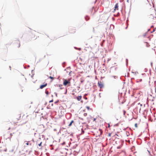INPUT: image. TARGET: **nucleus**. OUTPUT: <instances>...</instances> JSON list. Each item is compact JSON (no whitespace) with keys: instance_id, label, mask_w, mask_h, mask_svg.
Wrapping results in <instances>:
<instances>
[{"instance_id":"21","label":"nucleus","mask_w":156,"mask_h":156,"mask_svg":"<svg viewBox=\"0 0 156 156\" xmlns=\"http://www.w3.org/2000/svg\"><path fill=\"white\" fill-rule=\"evenodd\" d=\"M152 17H153L151 15L150 16V17H150V18H152Z\"/></svg>"},{"instance_id":"10","label":"nucleus","mask_w":156,"mask_h":156,"mask_svg":"<svg viewBox=\"0 0 156 156\" xmlns=\"http://www.w3.org/2000/svg\"><path fill=\"white\" fill-rule=\"evenodd\" d=\"M25 144H26L27 145H28L29 144H30V145H31V144H29V142L25 141Z\"/></svg>"},{"instance_id":"29","label":"nucleus","mask_w":156,"mask_h":156,"mask_svg":"<svg viewBox=\"0 0 156 156\" xmlns=\"http://www.w3.org/2000/svg\"><path fill=\"white\" fill-rule=\"evenodd\" d=\"M53 104H51V106H53Z\"/></svg>"},{"instance_id":"26","label":"nucleus","mask_w":156,"mask_h":156,"mask_svg":"<svg viewBox=\"0 0 156 156\" xmlns=\"http://www.w3.org/2000/svg\"><path fill=\"white\" fill-rule=\"evenodd\" d=\"M33 76V75H31V77L32 78Z\"/></svg>"},{"instance_id":"2","label":"nucleus","mask_w":156,"mask_h":156,"mask_svg":"<svg viewBox=\"0 0 156 156\" xmlns=\"http://www.w3.org/2000/svg\"><path fill=\"white\" fill-rule=\"evenodd\" d=\"M14 45L16 48H19L20 46V41H17L14 43Z\"/></svg>"},{"instance_id":"20","label":"nucleus","mask_w":156,"mask_h":156,"mask_svg":"<svg viewBox=\"0 0 156 156\" xmlns=\"http://www.w3.org/2000/svg\"><path fill=\"white\" fill-rule=\"evenodd\" d=\"M138 105H140V107L142 106V105L141 104H140V103H139Z\"/></svg>"},{"instance_id":"17","label":"nucleus","mask_w":156,"mask_h":156,"mask_svg":"<svg viewBox=\"0 0 156 156\" xmlns=\"http://www.w3.org/2000/svg\"><path fill=\"white\" fill-rule=\"evenodd\" d=\"M45 93L47 95H48L49 94V92L48 91H46Z\"/></svg>"},{"instance_id":"5","label":"nucleus","mask_w":156,"mask_h":156,"mask_svg":"<svg viewBox=\"0 0 156 156\" xmlns=\"http://www.w3.org/2000/svg\"><path fill=\"white\" fill-rule=\"evenodd\" d=\"M76 32V29H72L70 30V33L71 34H74Z\"/></svg>"},{"instance_id":"13","label":"nucleus","mask_w":156,"mask_h":156,"mask_svg":"<svg viewBox=\"0 0 156 156\" xmlns=\"http://www.w3.org/2000/svg\"><path fill=\"white\" fill-rule=\"evenodd\" d=\"M62 85H59V87L61 89H63V88H62Z\"/></svg>"},{"instance_id":"23","label":"nucleus","mask_w":156,"mask_h":156,"mask_svg":"<svg viewBox=\"0 0 156 156\" xmlns=\"http://www.w3.org/2000/svg\"><path fill=\"white\" fill-rule=\"evenodd\" d=\"M155 31V29H153V31H152V32H154Z\"/></svg>"},{"instance_id":"31","label":"nucleus","mask_w":156,"mask_h":156,"mask_svg":"<svg viewBox=\"0 0 156 156\" xmlns=\"http://www.w3.org/2000/svg\"><path fill=\"white\" fill-rule=\"evenodd\" d=\"M109 126H110V125H109H109H108V127H109Z\"/></svg>"},{"instance_id":"7","label":"nucleus","mask_w":156,"mask_h":156,"mask_svg":"<svg viewBox=\"0 0 156 156\" xmlns=\"http://www.w3.org/2000/svg\"><path fill=\"white\" fill-rule=\"evenodd\" d=\"M81 98H82V96H78L77 97V100L78 101H80L81 100Z\"/></svg>"},{"instance_id":"24","label":"nucleus","mask_w":156,"mask_h":156,"mask_svg":"<svg viewBox=\"0 0 156 156\" xmlns=\"http://www.w3.org/2000/svg\"><path fill=\"white\" fill-rule=\"evenodd\" d=\"M125 113H126V111H124V115L125 114Z\"/></svg>"},{"instance_id":"9","label":"nucleus","mask_w":156,"mask_h":156,"mask_svg":"<svg viewBox=\"0 0 156 156\" xmlns=\"http://www.w3.org/2000/svg\"><path fill=\"white\" fill-rule=\"evenodd\" d=\"M85 19L86 21H87L90 19V17L88 16H86L85 17Z\"/></svg>"},{"instance_id":"4","label":"nucleus","mask_w":156,"mask_h":156,"mask_svg":"<svg viewBox=\"0 0 156 156\" xmlns=\"http://www.w3.org/2000/svg\"><path fill=\"white\" fill-rule=\"evenodd\" d=\"M119 5L118 3H116L115 6V9L114 12H115L116 10H118Z\"/></svg>"},{"instance_id":"30","label":"nucleus","mask_w":156,"mask_h":156,"mask_svg":"<svg viewBox=\"0 0 156 156\" xmlns=\"http://www.w3.org/2000/svg\"><path fill=\"white\" fill-rule=\"evenodd\" d=\"M81 83H82V82H83V81L81 80Z\"/></svg>"},{"instance_id":"6","label":"nucleus","mask_w":156,"mask_h":156,"mask_svg":"<svg viewBox=\"0 0 156 156\" xmlns=\"http://www.w3.org/2000/svg\"><path fill=\"white\" fill-rule=\"evenodd\" d=\"M47 85V83H46L44 85H41L40 86V88L41 89H43L44 87H45Z\"/></svg>"},{"instance_id":"11","label":"nucleus","mask_w":156,"mask_h":156,"mask_svg":"<svg viewBox=\"0 0 156 156\" xmlns=\"http://www.w3.org/2000/svg\"><path fill=\"white\" fill-rule=\"evenodd\" d=\"M73 122V120H72L71 122H70V123H69V126H71Z\"/></svg>"},{"instance_id":"15","label":"nucleus","mask_w":156,"mask_h":156,"mask_svg":"<svg viewBox=\"0 0 156 156\" xmlns=\"http://www.w3.org/2000/svg\"><path fill=\"white\" fill-rule=\"evenodd\" d=\"M87 115V113H84L83 114V115L84 116H86Z\"/></svg>"},{"instance_id":"18","label":"nucleus","mask_w":156,"mask_h":156,"mask_svg":"<svg viewBox=\"0 0 156 156\" xmlns=\"http://www.w3.org/2000/svg\"><path fill=\"white\" fill-rule=\"evenodd\" d=\"M41 144H42V142H41L40 144H38V145L39 146H41Z\"/></svg>"},{"instance_id":"1","label":"nucleus","mask_w":156,"mask_h":156,"mask_svg":"<svg viewBox=\"0 0 156 156\" xmlns=\"http://www.w3.org/2000/svg\"><path fill=\"white\" fill-rule=\"evenodd\" d=\"M63 84L65 86H69L71 85L70 80L64 79L63 80Z\"/></svg>"},{"instance_id":"25","label":"nucleus","mask_w":156,"mask_h":156,"mask_svg":"<svg viewBox=\"0 0 156 156\" xmlns=\"http://www.w3.org/2000/svg\"><path fill=\"white\" fill-rule=\"evenodd\" d=\"M111 133H109V134H108V136H111Z\"/></svg>"},{"instance_id":"3","label":"nucleus","mask_w":156,"mask_h":156,"mask_svg":"<svg viewBox=\"0 0 156 156\" xmlns=\"http://www.w3.org/2000/svg\"><path fill=\"white\" fill-rule=\"evenodd\" d=\"M98 86L100 88H101L103 87V85L101 83V81H98Z\"/></svg>"},{"instance_id":"12","label":"nucleus","mask_w":156,"mask_h":156,"mask_svg":"<svg viewBox=\"0 0 156 156\" xmlns=\"http://www.w3.org/2000/svg\"><path fill=\"white\" fill-rule=\"evenodd\" d=\"M86 108L88 110H89L90 109H91V108H90L89 107V106H87Z\"/></svg>"},{"instance_id":"32","label":"nucleus","mask_w":156,"mask_h":156,"mask_svg":"<svg viewBox=\"0 0 156 156\" xmlns=\"http://www.w3.org/2000/svg\"><path fill=\"white\" fill-rule=\"evenodd\" d=\"M10 135H12V134H11H11H10Z\"/></svg>"},{"instance_id":"16","label":"nucleus","mask_w":156,"mask_h":156,"mask_svg":"<svg viewBox=\"0 0 156 156\" xmlns=\"http://www.w3.org/2000/svg\"><path fill=\"white\" fill-rule=\"evenodd\" d=\"M146 45H147V47H148L149 46V44L147 42L146 43Z\"/></svg>"},{"instance_id":"8","label":"nucleus","mask_w":156,"mask_h":156,"mask_svg":"<svg viewBox=\"0 0 156 156\" xmlns=\"http://www.w3.org/2000/svg\"><path fill=\"white\" fill-rule=\"evenodd\" d=\"M99 132V134L98 135H101L102 134V133L103 131L101 129H99L98 130Z\"/></svg>"},{"instance_id":"19","label":"nucleus","mask_w":156,"mask_h":156,"mask_svg":"<svg viewBox=\"0 0 156 156\" xmlns=\"http://www.w3.org/2000/svg\"><path fill=\"white\" fill-rule=\"evenodd\" d=\"M53 100L52 99L51 101H49V103H51V102H53Z\"/></svg>"},{"instance_id":"28","label":"nucleus","mask_w":156,"mask_h":156,"mask_svg":"<svg viewBox=\"0 0 156 156\" xmlns=\"http://www.w3.org/2000/svg\"><path fill=\"white\" fill-rule=\"evenodd\" d=\"M10 129V127H9V129Z\"/></svg>"},{"instance_id":"14","label":"nucleus","mask_w":156,"mask_h":156,"mask_svg":"<svg viewBox=\"0 0 156 156\" xmlns=\"http://www.w3.org/2000/svg\"><path fill=\"white\" fill-rule=\"evenodd\" d=\"M49 78L51 79L52 80L54 79V77H52L51 76H50Z\"/></svg>"},{"instance_id":"27","label":"nucleus","mask_w":156,"mask_h":156,"mask_svg":"<svg viewBox=\"0 0 156 156\" xmlns=\"http://www.w3.org/2000/svg\"><path fill=\"white\" fill-rule=\"evenodd\" d=\"M57 102H58V101H57L55 102V104H56V103H57Z\"/></svg>"},{"instance_id":"22","label":"nucleus","mask_w":156,"mask_h":156,"mask_svg":"<svg viewBox=\"0 0 156 156\" xmlns=\"http://www.w3.org/2000/svg\"><path fill=\"white\" fill-rule=\"evenodd\" d=\"M135 126L136 127H137V125L136 123L135 124Z\"/></svg>"}]
</instances>
